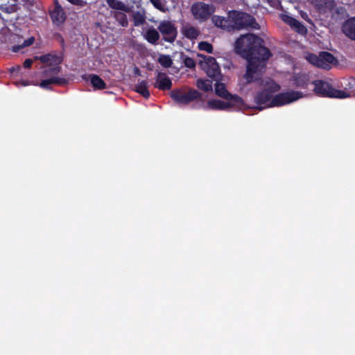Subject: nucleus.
<instances>
[{
    "label": "nucleus",
    "instance_id": "obj_1",
    "mask_svg": "<svg viewBox=\"0 0 355 355\" xmlns=\"http://www.w3.org/2000/svg\"><path fill=\"white\" fill-rule=\"evenodd\" d=\"M234 49L248 62L244 75L246 83H251L259 80L254 78V75L266 68L268 60L272 55L270 50L265 46L264 40L254 34L243 35L236 40Z\"/></svg>",
    "mask_w": 355,
    "mask_h": 355
},
{
    "label": "nucleus",
    "instance_id": "obj_2",
    "mask_svg": "<svg viewBox=\"0 0 355 355\" xmlns=\"http://www.w3.org/2000/svg\"><path fill=\"white\" fill-rule=\"evenodd\" d=\"M311 83L314 85V92L319 96L340 99L350 96L349 92L335 89L331 83L325 80H315L312 81Z\"/></svg>",
    "mask_w": 355,
    "mask_h": 355
},
{
    "label": "nucleus",
    "instance_id": "obj_3",
    "mask_svg": "<svg viewBox=\"0 0 355 355\" xmlns=\"http://www.w3.org/2000/svg\"><path fill=\"white\" fill-rule=\"evenodd\" d=\"M229 17L232 19V26L233 30H241L245 28L252 29H259L260 26L256 21L255 18L244 12L232 10L229 12Z\"/></svg>",
    "mask_w": 355,
    "mask_h": 355
},
{
    "label": "nucleus",
    "instance_id": "obj_4",
    "mask_svg": "<svg viewBox=\"0 0 355 355\" xmlns=\"http://www.w3.org/2000/svg\"><path fill=\"white\" fill-rule=\"evenodd\" d=\"M63 51L59 53L57 51H51L42 55H36L34 57L35 60H40L42 63H48L49 65L51 67L44 71L46 75L49 72L54 75L58 74L62 69L60 64L63 62Z\"/></svg>",
    "mask_w": 355,
    "mask_h": 355
},
{
    "label": "nucleus",
    "instance_id": "obj_5",
    "mask_svg": "<svg viewBox=\"0 0 355 355\" xmlns=\"http://www.w3.org/2000/svg\"><path fill=\"white\" fill-rule=\"evenodd\" d=\"M264 88L257 92L254 97V101L258 105H265L270 107V101L273 98V94L280 89V85L273 80L266 81Z\"/></svg>",
    "mask_w": 355,
    "mask_h": 355
},
{
    "label": "nucleus",
    "instance_id": "obj_6",
    "mask_svg": "<svg viewBox=\"0 0 355 355\" xmlns=\"http://www.w3.org/2000/svg\"><path fill=\"white\" fill-rule=\"evenodd\" d=\"M191 12L195 19L205 22L215 12V7L202 1H196L191 6Z\"/></svg>",
    "mask_w": 355,
    "mask_h": 355
},
{
    "label": "nucleus",
    "instance_id": "obj_7",
    "mask_svg": "<svg viewBox=\"0 0 355 355\" xmlns=\"http://www.w3.org/2000/svg\"><path fill=\"white\" fill-rule=\"evenodd\" d=\"M306 60L311 64L324 69H330L332 64L336 62L335 57L327 51H321L318 55L309 53Z\"/></svg>",
    "mask_w": 355,
    "mask_h": 355
},
{
    "label": "nucleus",
    "instance_id": "obj_8",
    "mask_svg": "<svg viewBox=\"0 0 355 355\" xmlns=\"http://www.w3.org/2000/svg\"><path fill=\"white\" fill-rule=\"evenodd\" d=\"M201 94L195 89L185 92L182 89H175L171 92V97L178 104L187 105L196 99L201 98Z\"/></svg>",
    "mask_w": 355,
    "mask_h": 355
},
{
    "label": "nucleus",
    "instance_id": "obj_9",
    "mask_svg": "<svg viewBox=\"0 0 355 355\" xmlns=\"http://www.w3.org/2000/svg\"><path fill=\"white\" fill-rule=\"evenodd\" d=\"M303 97V94L301 92L290 90L286 92L279 93L273 96L270 101V107H280L295 101L299 100Z\"/></svg>",
    "mask_w": 355,
    "mask_h": 355
},
{
    "label": "nucleus",
    "instance_id": "obj_10",
    "mask_svg": "<svg viewBox=\"0 0 355 355\" xmlns=\"http://www.w3.org/2000/svg\"><path fill=\"white\" fill-rule=\"evenodd\" d=\"M199 57H202L205 62L202 63V67L205 70L207 75L215 80H218L220 78V69L216 59L211 56H207L202 54H198Z\"/></svg>",
    "mask_w": 355,
    "mask_h": 355
},
{
    "label": "nucleus",
    "instance_id": "obj_11",
    "mask_svg": "<svg viewBox=\"0 0 355 355\" xmlns=\"http://www.w3.org/2000/svg\"><path fill=\"white\" fill-rule=\"evenodd\" d=\"M158 29L163 35V40L172 43L176 39L178 31L175 25L170 21H162Z\"/></svg>",
    "mask_w": 355,
    "mask_h": 355
},
{
    "label": "nucleus",
    "instance_id": "obj_12",
    "mask_svg": "<svg viewBox=\"0 0 355 355\" xmlns=\"http://www.w3.org/2000/svg\"><path fill=\"white\" fill-rule=\"evenodd\" d=\"M215 93L217 96L227 101H230L236 103H243L242 98L236 94H230L227 90L224 83L217 82L215 84Z\"/></svg>",
    "mask_w": 355,
    "mask_h": 355
},
{
    "label": "nucleus",
    "instance_id": "obj_13",
    "mask_svg": "<svg viewBox=\"0 0 355 355\" xmlns=\"http://www.w3.org/2000/svg\"><path fill=\"white\" fill-rule=\"evenodd\" d=\"M242 105L243 103H236L230 101H228V102H225L218 99L209 100L207 102V107L209 109L219 110H225L234 106H240Z\"/></svg>",
    "mask_w": 355,
    "mask_h": 355
},
{
    "label": "nucleus",
    "instance_id": "obj_14",
    "mask_svg": "<svg viewBox=\"0 0 355 355\" xmlns=\"http://www.w3.org/2000/svg\"><path fill=\"white\" fill-rule=\"evenodd\" d=\"M211 21L218 28H220L227 31H232V20L229 16L228 17H224L218 15H214L211 17Z\"/></svg>",
    "mask_w": 355,
    "mask_h": 355
},
{
    "label": "nucleus",
    "instance_id": "obj_15",
    "mask_svg": "<svg viewBox=\"0 0 355 355\" xmlns=\"http://www.w3.org/2000/svg\"><path fill=\"white\" fill-rule=\"evenodd\" d=\"M50 17L53 24L60 26L66 20V15L59 4H56L54 9L50 12Z\"/></svg>",
    "mask_w": 355,
    "mask_h": 355
},
{
    "label": "nucleus",
    "instance_id": "obj_16",
    "mask_svg": "<svg viewBox=\"0 0 355 355\" xmlns=\"http://www.w3.org/2000/svg\"><path fill=\"white\" fill-rule=\"evenodd\" d=\"M171 79L165 73L159 72L157 74V88L165 91L171 89Z\"/></svg>",
    "mask_w": 355,
    "mask_h": 355
},
{
    "label": "nucleus",
    "instance_id": "obj_17",
    "mask_svg": "<svg viewBox=\"0 0 355 355\" xmlns=\"http://www.w3.org/2000/svg\"><path fill=\"white\" fill-rule=\"evenodd\" d=\"M342 28L349 38L355 40V17L347 19L343 24Z\"/></svg>",
    "mask_w": 355,
    "mask_h": 355
},
{
    "label": "nucleus",
    "instance_id": "obj_18",
    "mask_svg": "<svg viewBox=\"0 0 355 355\" xmlns=\"http://www.w3.org/2000/svg\"><path fill=\"white\" fill-rule=\"evenodd\" d=\"M107 6L114 10L130 12L131 8L119 0H106Z\"/></svg>",
    "mask_w": 355,
    "mask_h": 355
},
{
    "label": "nucleus",
    "instance_id": "obj_19",
    "mask_svg": "<svg viewBox=\"0 0 355 355\" xmlns=\"http://www.w3.org/2000/svg\"><path fill=\"white\" fill-rule=\"evenodd\" d=\"M182 34L187 39L194 40L199 36L200 31L197 28L193 26L187 25L182 28Z\"/></svg>",
    "mask_w": 355,
    "mask_h": 355
},
{
    "label": "nucleus",
    "instance_id": "obj_20",
    "mask_svg": "<svg viewBox=\"0 0 355 355\" xmlns=\"http://www.w3.org/2000/svg\"><path fill=\"white\" fill-rule=\"evenodd\" d=\"M89 77L91 84L95 89L101 90L106 88V83L99 76L90 74Z\"/></svg>",
    "mask_w": 355,
    "mask_h": 355
},
{
    "label": "nucleus",
    "instance_id": "obj_21",
    "mask_svg": "<svg viewBox=\"0 0 355 355\" xmlns=\"http://www.w3.org/2000/svg\"><path fill=\"white\" fill-rule=\"evenodd\" d=\"M196 86L200 90L205 92H211L213 89L212 81L209 80L198 79L196 81Z\"/></svg>",
    "mask_w": 355,
    "mask_h": 355
},
{
    "label": "nucleus",
    "instance_id": "obj_22",
    "mask_svg": "<svg viewBox=\"0 0 355 355\" xmlns=\"http://www.w3.org/2000/svg\"><path fill=\"white\" fill-rule=\"evenodd\" d=\"M145 11L144 10H138L132 13V20L134 26H139L144 24L145 22Z\"/></svg>",
    "mask_w": 355,
    "mask_h": 355
},
{
    "label": "nucleus",
    "instance_id": "obj_23",
    "mask_svg": "<svg viewBox=\"0 0 355 355\" xmlns=\"http://www.w3.org/2000/svg\"><path fill=\"white\" fill-rule=\"evenodd\" d=\"M309 78L306 75H297L294 76V85L297 87L306 89L308 86Z\"/></svg>",
    "mask_w": 355,
    "mask_h": 355
},
{
    "label": "nucleus",
    "instance_id": "obj_24",
    "mask_svg": "<svg viewBox=\"0 0 355 355\" xmlns=\"http://www.w3.org/2000/svg\"><path fill=\"white\" fill-rule=\"evenodd\" d=\"M287 22L291 27L295 28L298 33L306 32L304 26L295 18L288 17Z\"/></svg>",
    "mask_w": 355,
    "mask_h": 355
},
{
    "label": "nucleus",
    "instance_id": "obj_25",
    "mask_svg": "<svg viewBox=\"0 0 355 355\" xmlns=\"http://www.w3.org/2000/svg\"><path fill=\"white\" fill-rule=\"evenodd\" d=\"M114 17L121 26L127 27L128 26V20L125 13L116 11L114 12Z\"/></svg>",
    "mask_w": 355,
    "mask_h": 355
},
{
    "label": "nucleus",
    "instance_id": "obj_26",
    "mask_svg": "<svg viewBox=\"0 0 355 355\" xmlns=\"http://www.w3.org/2000/svg\"><path fill=\"white\" fill-rule=\"evenodd\" d=\"M135 91L145 98H148L150 96V92L147 88L146 83L144 81L136 86Z\"/></svg>",
    "mask_w": 355,
    "mask_h": 355
},
{
    "label": "nucleus",
    "instance_id": "obj_27",
    "mask_svg": "<svg viewBox=\"0 0 355 355\" xmlns=\"http://www.w3.org/2000/svg\"><path fill=\"white\" fill-rule=\"evenodd\" d=\"M35 41L34 37H31L27 40H25L21 45H16L12 46L13 52H18L21 48L29 46L33 44Z\"/></svg>",
    "mask_w": 355,
    "mask_h": 355
},
{
    "label": "nucleus",
    "instance_id": "obj_28",
    "mask_svg": "<svg viewBox=\"0 0 355 355\" xmlns=\"http://www.w3.org/2000/svg\"><path fill=\"white\" fill-rule=\"evenodd\" d=\"M157 61L160 64L164 67H169L171 66L173 61L169 55H160Z\"/></svg>",
    "mask_w": 355,
    "mask_h": 355
},
{
    "label": "nucleus",
    "instance_id": "obj_29",
    "mask_svg": "<svg viewBox=\"0 0 355 355\" xmlns=\"http://www.w3.org/2000/svg\"><path fill=\"white\" fill-rule=\"evenodd\" d=\"M145 37L148 42L155 44V28L152 27L147 31Z\"/></svg>",
    "mask_w": 355,
    "mask_h": 355
},
{
    "label": "nucleus",
    "instance_id": "obj_30",
    "mask_svg": "<svg viewBox=\"0 0 355 355\" xmlns=\"http://www.w3.org/2000/svg\"><path fill=\"white\" fill-rule=\"evenodd\" d=\"M198 49L200 51H205L209 53H211L213 51V46L210 43L205 41L198 43Z\"/></svg>",
    "mask_w": 355,
    "mask_h": 355
},
{
    "label": "nucleus",
    "instance_id": "obj_31",
    "mask_svg": "<svg viewBox=\"0 0 355 355\" xmlns=\"http://www.w3.org/2000/svg\"><path fill=\"white\" fill-rule=\"evenodd\" d=\"M53 84H55L60 86L66 85L68 84V80L64 78L60 77H52Z\"/></svg>",
    "mask_w": 355,
    "mask_h": 355
},
{
    "label": "nucleus",
    "instance_id": "obj_32",
    "mask_svg": "<svg viewBox=\"0 0 355 355\" xmlns=\"http://www.w3.org/2000/svg\"><path fill=\"white\" fill-rule=\"evenodd\" d=\"M184 63L187 67L190 69L194 68L196 66V62L194 60L189 57H186L184 59Z\"/></svg>",
    "mask_w": 355,
    "mask_h": 355
},
{
    "label": "nucleus",
    "instance_id": "obj_33",
    "mask_svg": "<svg viewBox=\"0 0 355 355\" xmlns=\"http://www.w3.org/2000/svg\"><path fill=\"white\" fill-rule=\"evenodd\" d=\"M51 84H53V81H52V78H51L49 79H45V80H42L40 85L43 89H50V85Z\"/></svg>",
    "mask_w": 355,
    "mask_h": 355
},
{
    "label": "nucleus",
    "instance_id": "obj_34",
    "mask_svg": "<svg viewBox=\"0 0 355 355\" xmlns=\"http://www.w3.org/2000/svg\"><path fill=\"white\" fill-rule=\"evenodd\" d=\"M329 1V0H313V1L315 3V6L319 8L326 6Z\"/></svg>",
    "mask_w": 355,
    "mask_h": 355
},
{
    "label": "nucleus",
    "instance_id": "obj_35",
    "mask_svg": "<svg viewBox=\"0 0 355 355\" xmlns=\"http://www.w3.org/2000/svg\"><path fill=\"white\" fill-rule=\"evenodd\" d=\"M55 37L58 40L60 45L62 46V51H64V48H65V44H64V40L63 37L60 33H56Z\"/></svg>",
    "mask_w": 355,
    "mask_h": 355
},
{
    "label": "nucleus",
    "instance_id": "obj_36",
    "mask_svg": "<svg viewBox=\"0 0 355 355\" xmlns=\"http://www.w3.org/2000/svg\"><path fill=\"white\" fill-rule=\"evenodd\" d=\"M69 3L79 6H84L86 2L83 0H67Z\"/></svg>",
    "mask_w": 355,
    "mask_h": 355
},
{
    "label": "nucleus",
    "instance_id": "obj_37",
    "mask_svg": "<svg viewBox=\"0 0 355 355\" xmlns=\"http://www.w3.org/2000/svg\"><path fill=\"white\" fill-rule=\"evenodd\" d=\"M33 62V61L32 59H30V58L26 59L23 63V66L26 69H29L31 67Z\"/></svg>",
    "mask_w": 355,
    "mask_h": 355
},
{
    "label": "nucleus",
    "instance_id": "obj_38",
    "mask_svg": "<svg viewBox=\"0 0 355 355\" xmlns=\"http://www.w3.org/2000/svg\"><path fill=\"white\" fill-rule=\"evenodd\" d=\"M21 69V67L19 65H17L16 67H13L10 69V73L19 72Z\"/></svg>",
    "mask_w": 355,
    "mask_h": 355
},
{
    "label": "nucleus",
    "instance_id": "obj_39",
    "mask_svg": "<svg viewBox=\"0 0 355 355\" xmlns=\"http://www.w3.org/2000/svg\"><path fill=\"white\" fill-rule=\"evenodd\" d=\"M156 8H157V9H158V10H162V4H161V3L159 2V0H157V6H156Z\"/></svg>",
    "mask_w": 355,
    "mask_h": 355
},
{
    "label": "nucleus",
    "instance_id": "obj_40",
    "mask_svg": "<svg viewBox=\"0 0 355 355\" xmlns=\"http://www.w3.org/2000/svg\"><path fill=\"white\" fill-rule=\"evenodd\" d=\"M139 72H140L139 69L137 67H135V69H134L135 74L139 75Z\"/></svg>",
    "mask_w": 355,
    "mask_h": 355
},
{
    "label": "nucleus",
    "instance_id": "obj_41",
    "mask_svg": "<svg viewBox=\"0 0 355 355\" xmlns=\"http://www.w3.org/2000/svg\"><path fill=\"white\" fill-rule=\"evenodd\" d=\"M151 3L154 6V7L155 8V3H157V1H155V0H150Z\"/></svg>",
    "mask_w": 355,
    "mask_h": 355
},
{
    "label": "nucleus",
    "instance_id": "obj_42",
    "mask_svg": "<svg viewBox=\"0 0 355 355\" xmlns=\"http://www.w3.org/2000/svg\"><path fill=\"white\" fill-rule=\"evenodd\" d=\"M151 3L154 6V7L155 8V3H157V1H155V0H150Z\"/></svg>",
    "mask_w": 355,
    "mask_h": 355
},
{
    "label": "nucleus",
    "instance_id": "obj_43",
    "mask_svg": "<svg viewBox=\"0 0 355 355\" xmlns=\"http://www.w3.org/2000/svg\"><path fill=\"white\" fill-rule=\"evenodd\" d=\"M21 84H22V85H24V86H26V85H28V84H27V82H25V81L22 82V83H21Z\"/></svg>",
    "mask_w": 355,
    "mask_h": 355
},
{
    "label": "nucleus",
    "instance_id": "obj_44",
    "mask_svg": "<svg viewBox=\"0 0 355 355\" xmlns=\"http://www.w3.org/2000/svg\"><path fill=\"white\" fill-rule=\"evenodd\" d=\"M156 35H157V41L159 40V33L157 32L156 33Z\"/></svg>",
    "mask_w": 355,
    "mask_h": 355
},
{
    "label": "nucleus",
    "instance_id": "obj_45",
    "mask_svg": "<svg viewBox=\"0 0 355 355\" xmlns=\"http://www.w3.org/2000/svg\"><path fill=\"white\" fill-rule=\"evenodd\" d=\"M257 108L259 110H261L263 109V107H257Z\"/></svg>",
    "mask_w": 355,
    "mask_h": 355
}]
</instances>
